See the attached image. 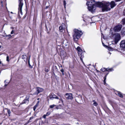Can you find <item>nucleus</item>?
<instances>
[{
  "mask_svg": "<svg viewBox=\"0 0 125 125\" xmlns=\"http://www.w3.org/2000/svg\"><path fill=\"white\" fill-rule=\"evenodd\" d=\"M86 4L89 10L93 13L96 9V6L102 7V11L104 12L110 10L111 8H113L116 5L113 1H111V3L104 1L102 2H98L95 4L93 3L91 1H87Z\"/></svg>",
  "mask_w": 125,
  "mask_h": 125,
  "instance_id": "f257e3e1",
  "label": "nucleus"
},
{
  "mask_svg": "<svg viewBox=\"0 0 125 125\" xmlns=\"http://www.w3.org/2000/svg\"><path fill=\"white\" fill-rule=\"evenodd\" d=\"M74 33L73 35V40L75 41H77L80 38L83 33L81 31L75 29L74 30Z\"/></svg>",
  "mask_w": 125,
  "mask_h": 125,
  "instance_id": "f03ea898",
  "label": "nucleus"
},
{
  "mask_svg": "<svg viewBox=\"0 0 125 125\" xmlns=\"http://www.w3.org/2000/svg\"><path fill=\"white\" fill-rule=\"evenodd\" d=\"M19 2L18 14L19 16H20L21 15H22V9L23 4V0H19Z\"/></svg>",
  "mask_w": 125,
  "mask_h": 125,
  "instance_id": "7ed1b4c3",
  "label": "nucleus"
},
{
  "mask_svg": "<svg viewBox=\"0 0 125 125\" xmlns=\"http://www.w3.org/2000/svg\"><path fill=\"white\" fill-rule=\"evenodd\" d=\"M122 27L121 24L118 25L114 28V30L115 32H119L120 31Z\"/></svg>",
  "mask_w": 125,
  "mask_h": 125,
  "instance_id": "20e7f679",
  "label": "nucleus"
},
{
  "mask_svg": "<svg viewBox=\"0 0 125 125\" xmlns=\"http://www.w3.org/2000/svg\"><path fill=\"white\" fill-rule=\"evenodd\" d=\"M43 91V89L40 87H37L36 88V91L33 94L37 95L39 93L42 92Z\"/></svg>",
  "mask_w": 125,
  "mask_h": 125,
  "instance_id": "39448f33",
  "label": "nucleus"
},
{
  "mask_svg": "<svg viewBox=\"0 0 125 125\" xmlns=\"http://www.w3.org/2000/svg\"><path fill=\"white\" fill-rule=\"evenodd\" d=\"M65 96L66 99H67L72 100L73 98L72 94L71 93L66 94H65Z\"/></svg>",
  "mask_w": 125,
  "mask_h": 125,
  "instance_id": "423d86ee",
  "label": "nucleus"
},
{
  "mask_svg": "<svg viewBox=\"0 0 125 125\" xmlns=\"http://www.w3.org/2000/svg\"><path fill=\"white\" fill-rule=\"evenodd\" d=\"M65 25L64 24H62L61 26L59 27L60 31L61 32H62L65 29Z\"/></svg>",
  "mask_w": 125,
  "mask_h": 125,
  "instance_id": "0eeeda50",
  "label": "nucleus"
},
{
  "mask_svg": "<svg viewBox=\"0 0 125 125\" xmlns=\"http://www.w3.org/2000/svg\"><path fill=\"white\" fill-rule=\"evenodd\" d=\"M121 47L123 48H125V40L122 41L120 43Z\"/></svg>",
  "mask_w": 125,
  "mask_h": 125,
  "instance_id": "6e6552de",
  "label": "nucleus"
},
{
  "mask_svg": "<svg viewBox=\"0 0 125 125\" xmlns=\"http://www.w3.org/2000/svg\"><path fill=\"white\" fill-rule=\"evenodd\" d=\"M120 36L119 35H118L115 38V42H118L120 40Z\"/></svg>",
  "mask_w": 125,
  "mask_h": 125,
  "instance_id": "1a4fd4ad",
  "label": "nucleus"
},
{
  "mask_svg": "<svg viewBox=\"0 0 125 125\" xmlns=\"http://www.w3.org/2000/svg\"><path fill=\"white\" fill-rule=\"evenodd\" d=\"M50 98H56V99H59V98L57 97L56 95H52L51 94L50 96Z\"/></svg>",
  "mask_w": 125,
  "mask_h": 125,
  "instance_id": "9d476101",
  "label": "nucleus"
},
{
  "mask_svg": "<svg viewBox=\"0 0 125 125\" xmlns=\"http://www.w3.org/2000/svg\"><path fill=\"white\" fill-rule=\"evenodd\" d=\"M22 59H24L25 62L27 61V57L26 55H23L22 56Z\"/></svg>",
  "mask_w": 125,
  "mask_h": 125,
  "instance_id": "9b49d317",
  "label": "nucleus"
},
{
  "mask_svg": "<svg viewBox=\"0 0 125 125\" xmlns=\"http://www.w3.org/2000/svg\"><path fill=\"white\" fill-rule=\"evenodd\" d=\"M56 108L57 109H61L62 108V106L61 105L59 104L56 107Z\"/></svg>",
  "mask_w": 125,
  "mask_h": 125,
  "instance_id": "f8f14e48",
  "label": "nucleus"
},
{
  "mask_svg": "<svg viewBox=\"0 0 125 125\" xmlns=\"http://www.w3.org/2000/svg\"><path fill=\"white\" fill-rule=\"evenodd\" d=\"M29 101L28 100H25L22 102V104H27L28 103Z\"/></svg>",
  "mask_w": 125,
  "mask_h": 125,
  "instance_id": "ddd939ff",
  "label": "nucleus"
},
{
  "mask_svg": "<svg viewBox=\"0 0 125 125\" xmlns=\"http://www.w3.org/2000/svg\"><path fill=\"white\" fill-rule=\"evenodd\" d=\"M106 71L108 72H110L113 70V69L112 68H106Z\"/></svg>",
  "mask_w": 125,
  "mask_h": 125,
  "instance_id": "4468645a",
  "label": "nucleus"
},
{
  "mask_svg": "<svg viewBox=\"0 0 125 125\" xmlns=\"http://www.w3.org/2000/svg\"><path fill=\"white\" fill-rule=\"evenodd\" d=\"M117 94L119 97H123V96L122 94L120 92H118L117 93Z\"/></svg>",
  "mask_w": 125,
  "mask_h": 125,
  "instance_id": "2eb2a0df",
  "label": "nucleus"
},
{
  "mask_svg": "<svg viewBox=\"0 0 125 125\" xmlns=\"http://www.w3.org/2000/svg\"><path fill=\"white\" fill-rule=\"evenodd\" d=\"M77 50L79 52L82 51V49L80 48V47L78 46L77 48Z\"/></svg>",
  "mask_w": 125,
  "mask_h": 125,
  "instance_id": "dca6fc26",
  "label": "nucleus"
},
{
  "mask_svg": "<svg viewBox=\"0 0 125 125\" xmlns=\"http://www.w3.org/2000/svg\"><path fill=\"white\" fill-rule=\"evenodd\" d=\"M6 81H7V80H5V84L4 85V86H5V87L9 83V82H6Z\"/></svg>",
  "mask_w": 125,
  "mask_h": 125,
  "instance_id": "f3484780",
  "label": "nucleus"
},
{
  "mask_svg": "<svg viewBox=\"0 0 125 125\" xmlns=\"http://www.w3.org/2000/svg\"><path fill=\"white\" fill-rule=\"evenodd\" d=\"M55 106L56 107V106L54 104H53L52 105H50V107L51 108H52Z\"/></svg>",
  "mask_w": 125,
  "mask_h": 125,
  "instance_id": "a211bd4d",
  "label": "nucleus"
},
{
  "mask_svg": "<svg viewBox=\"0 0 125 125\" xmlns=\"http://www.w3.org/2000/svg\"><path fill=\"white\" fill-rule=\"evenodd\" d=\"M107 74L106 75H105V76L104 77V84H105V80L106 79V76Z\"/></svg>",
  "mask_w": 125,
  "mask_h": 125,
  "instance_id": "6ab92c4d",
  "label": "nucleus"
},
{
  "mask_svg": "<svg viewBox=\"0 0 125 125\" xmlns=\"http://www.w3.org/2000/svg\"><path fill=\"white\" fill-rule=\"evenodd\" d=\"M122 22L123 23V24L124 25L125 24V19H124L122 20Z\"/></svg>",
  "mask_w": 125,
  "mask_h": 125,
  "instance_id": "aec40b11",
  "label": "nucleus"
},
{
  "mask_svg": "<svg viewBox=\"0 0 125 125\" xmlns=\"http://www.w3.org/2000/svg\"><path fill=\"white\" fill-rule=\"evenodd\" d=\"M101 70L103 72L106 71V68H102L101 69Z\"/></svg>",
  "mask_w": 125,
  "mask_h": 125,
  "instance_id": "412c9836",
  "label": "nucleus"
},
{
  "mask_svg": "<svg viewBox=\"0 0 125 125\" xmlns=\"http://www.w3.org/2000/svg\"><path fill=\"white\" fill-rule=\"evenodd\" d=\"M93 105L95 106H96L98 104L96 102H94L93 103Z\"/></svg>",
  "mask_w": 125,
  "mask_h": 125,
  "instance_id": "4be33fe9",
  "label": "nucleus"
},
{
  "mask_svg": "<svg viewBox=\"0 0 125 125\" xmlns=\"http://www.w3.org/2000/svg\"><path fill=\"white\" fill-rule=\"evenodd\" d=\"M7 56L6 57V61H8L9 62V57L8 55H7Z\"/></svg>",
  "mask_w": 125,
  "mask_h": 125,
  "instance_id": "5701e85b",
  "label": "nucleus"
},
{
  "mask_svg": "<svg viewBox=\"0 0 125 125\" xmlns=\"http://www.w3.org/2000/svg\"><path fill=\"white\" fill-rule=\"evenodd\" d=\"M33 118V116H32V117H31L30 118V119L29 120V121H28V123H29V122H31V121H30V120H31V119H32Z\"/></svg>",
  "mask_w": 125,
  "mask_h": 125,
  "instance_id": "b1692460",
  "label": "nucleus"
},
{
  "mask_svg": "<svg viewBox=\"0 0 125 125\" xmlns=\"http://www.w3.org/2000/svg\"><path fill=\"white\" fill-rule=\"evenodd\" d=\"M63 2V4H64V7L65 8V5H66V1L65 0H64Z\"/></svg>",
  "mask_w": 125,
  "mask_h": 125,
  "instance_id": "393cba45",
  "label": "nucleus"
},
{
  "mask_svg": "<svg viewBox=\"0 0 125 125\" xmlns=\"http://www.w3.org/2000/svg\"><path fill=\"white\" fill-rule=\"evenodd\" d=\"M50 112H48L47 113L46 115L47 116L49 115L50 114Z\"/></svg>",
  "mask_w": 125,
  "mask_h": 125,
  "instance_id": "a878e982",
  "label": "nucleus"
},
{
  "mask_svg": "<svg viewBox=\"0 0 125 125\" xmlns=\"http://www.w3.org/2000/svg\"><path fill=\"white\" fill-rule=\"evenodd\" d=\"M7 112L8 113L9 116H10V114L11 113L10 110H8Z\"/></svg>",
  "mask_w": 125,
  "mask_h": 125,
  "instance_id": "bb28decb",
  "label": "nucleus"
},
{
  "mask_svg": "<svg viewBox=\"0 0 125 125\" xmlns=\"http://www.w3.org/2000/svg\"><path fill=\"white\" fill-rule=\"evenodd\" d=\"M39 101H38V102L35 105V106H36L37 107L38 106V105H39Z\"/></svg>",
  "mask_w": 125,
  "mask_h": 125,
  "instance_id": "cd10ccee",
  "label": "nucleus"
},
{
  "mask_svg": "<svg viewBox=\"0 0 125 125\" xmlns=\"http://www.w3.org/2000/svg\"><path fill=\"white\" fill-rule=\"evenodd\" d=\"M30 57H31V56H29V60H28V63H29V66L30 65Z\"/></svg>",
  "mask_w": 125,
  "mask_h": 125,
  "instance_id": "c85d7f7f",
  "label": "nucleus"
},
{
  "mask_svg": "<svg viewBox=\"0 0 125 125\" xmlns=\"http://www.w3.org/2000/svg\"><path fill=\"white\" fill-rule=\"evenodd\" d=\"M45 71L46 72H48L49 71L48 69L45 68Z\"/></svg>",
  "mask_w": 125,
  "mask_h": 125,
  "instance_id": "c756f323",
  "label": "nucleus"
},
{
  "mask_svg": "<svg viewBox=\"0 0 125 125\" xmlns=\"http://www.w3.org/2000/svg\"><path fill=\"white\" fill-rule=\"evenodd\" d=\"M47 116L46 115H44L43 116V117L45 119L46 118V116Z\"/></svg>",
  "mask_w": 125,
  "mask_h": 125,
  "instance_id": "7c9ffc66",
  "label": "nucleus"
},
{
  "mask_svg": "<svg viewBox=\"0 0 125 125\" xmlns=\"http://www.w3.org/2000/svg\"><path fill=\"white\" fill-rule=\"evenodd\" d=\"M36 107H36V106H34V107H33V110L34 111H35V110H36Z\"/></svg>",
  "mask_w": 125,
  "mask_h": 125,
  "instance_id": "2f4dec72",
  "label": "nucleus"
},
{
  "mask_svg": "<svg viewBox=\"0 0 125 125\" xmlns=\"http://www.w3.org/2000/svg\"><path fill=\"white\" fill-rule=\"evenodd\" d=\"M112 49L111 47H110L109 48V50L110 51H111L112 50Z\"/></svg>",
  "mask_w": 125,
  "mask_h": 125,
  "instance_id": "473e14b6",
  "label": "nucleus"
},
{
  "mask_svg": "<svg viewBox=\"0 0 125 125\" xmlns=\"http://www.w3.org/2000/svg\"><path fill=\"white\" fill-rule=\"evenodd\" d=\"M14 31L13 30L12 31H11V34H13L14 33Z\"/></svg>",
  "mask_w": 125,
  "mask_h": 125,
  "instance_id": "72a5a7b5",
  "label": "nucleus"
},
{
  "mask_svg": "<svg viewBox=\"0 0 125 125\" xmlns=\"http://www.w3.org/2000/svg\"><path fill=\"white\" fill-rule=\"evenodd\" d=\"M122 0H115L116 2H118L121 1Z\"/></svg>",
  "mask_w": 125,
  "mask_h": 125,
  "instance_id": "f704fd0d",
  "label": "nucleus"
},
{
  "mask_svg": "<svg viewBox=\"0 0 125 125\" xmlns=\"http://www.w3.org/2000/svg\"><path fill=\"white\" fill-rule=\"evenodd\" d=\"M61 71L62 73L64 72V70L63 69H62L61 70Z\"/></svg>",
  "mask_w": 125,
  "mask_h": 125,
  "instance_id": "c9c22d12",
  "label": "nucleus"
},
{
  "mask_svg": "<svg viewBox=\"0 0 125 125\" xmlns=\"http://www.w3.org/2000/svg\"><path fill=\"white\" fill-rule=\"evenodd\" d=\"M60 100L61 101L62 103L63 104V101H62V99H60Z\"/></svg>",
  "mask_w": 125,
  "mask_h": 125,
  "instance_id": "e433bc0d",
  "label": "nucleus"
},
{
  "mask_svg": "<svg viewBox=\"0 0 125 125\" xmlns=\"http://www.w3.org/2000/svg\"><path fill=\"white\" fill-rule=\"evenodd\" d=\"M82 56H81V57L80 59H81V61H82L83 62V59H82Z\"/></svg>",
  "mask_w": 125,
  "mask_h": 125,
  "instance_id": "4c0bfd02",
  "label": "nucleus"
},
{
  "mask_svg": "<svg viewBox=\"0 0 125 125\" xmlns=\"http://www.w3.org/2000/svg\"><path fill=\"white\" fill-rule=\"evenodd\" d=\"M88 20H91V18H90V17H88Z\"/></svg>",
  "mask_w": 125,
  "mask_h": 125,
  "instance_id": "58836bf2",
  "label": "nucleus"
},
{
  "mask_svg": "<svg viewBox=\"0 0 125 125\" xmlns=\"http://www.w3.org/2000/svg\"><path fill=\"white\" fill-rule=\"evenodd\" d=\"M102 44H103V46H105L104 45V44L103 43V42H102Z\"/></svg>",
  "mask_w": 125,
  "mask_h": 125,
  "instance_id": "ea45409f",
  "label": "nucleus"
},
{
  "mask_svg": "<svg viewBox=\"0 0 125 125\" xmlns=\"http://www.w3.org/2000/svg\"><path fill=\"white\" fill-rule=\"evenodd\" d=\"M2 47V46L1 45H0V48Z\"/></svg>",
  "mask_w": 125,
  "mask_h": 125,
  "instance_id": "a19ab883",
  "label": "nucleus"
},
{
  "mask_svg": "<svg viewBox=\"0 0 125 125\" xmlns=\"http://www.w3.org/2000/svg\"><path fill=\"white\" fill-rule=\"evenodd\" d=\"M28 123H26L24 125H26V124H27L28 123Z\"/></svg>",
  "mask_w": 125,
  "mask_h": 125,
  "instance_id": "79ce46f5",
  "label": "nucleus"
},
{
  "mask_svg": "<svg viewBox=\"0 0 125 125\" xmlns=\"http://www.w3.org/2000/svg\"><path fill=\"white\" fill-rule=\"evenodd\" d=\"M48 8V7H47V6H46V8Z\"/></svg>",
  "mask_w": 125,
  "mask_h": 125,
  "instance_id": "37998d69",
  "label": "nucleus"
},
{
  "mask_svg": "<svg viewBox=\"0 0 125 125\" xmlns=\"http://www.w3.org/2000/svg\"><path fill=\"white\" fill-rule=\"evenodd\" d=\"M11 13H13V12H11Z\"/></svg>",
  "mask_w": 125,
  "mask_h": 125,
  "instance_id": "c03bdc74",
  "label": "nucleus"
}]
</instances>
